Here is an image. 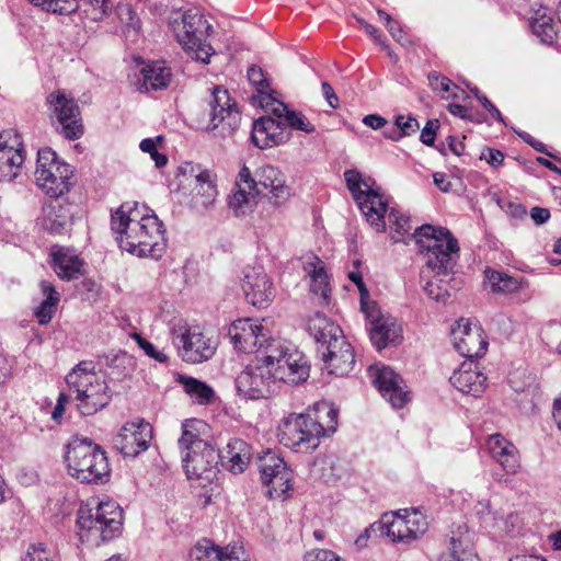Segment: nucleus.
Returning a JSON list of instances; mask_svg holds the SVG:
<instances>
[{"label":"nucleus","mask_w":561,"mask_h":561,"mask_svg":"<svg viewBox=\"0 0 561 561\" xmlns=\"http://www.w3.org/2000/svg\"><path fill=\"white\" fill-rule=\"evenodd\" d=\"M118 247L138 257L159 259L165 250V230L158 216L137 202H125L111 214Z\"/></svg>","instance_id":"1"},{"label":"nucleus","mask_w":561,"mask_h":561,"mask_svg":"<svg viewBox=\"0 0 561 561\" xmlns=\"http://www.w3.org/2000/svg\"><path fill=\"white\" fill-rule=\"evenodd\" d=\"M427 268L434 273L424 290L430 298L445 302L455 289L450 285L453 270L459 257V243L444 227L423 225L413 233Z\"/></svg>","instance_id":"2"},{"label":"nucleus","mask_w":561,"mask_h":561,"mask_svg":"<svg viewBox=\"0 0 561 561\" xmlns=\"http://www.w3.org/2000/svg\"><path fill=\"white\" fill-rule=\"evenodd\" d=\"M69 399L83 416H91L105 409L113 393L104 376L95 371V363L81 360L65 378Z\"/></svg>","instance_id":"3"},{"label":"nucleus","mask_w":561,"mask_h":561,"mask_svg":"<svg viewBox=\"0 0 561 561\" xmlns=\"http://www.w3.org/2000/svg\"><path fill=\"white\" fill-rule=\"evenodd\" d=\"M78 536L82 543L100 546L117 537L123 528V510L112 500L91 499L80 506Z\"/></svg>","instance_id":"4"},{"label":"nucleus","mask_w":561,"mask_h":561,"mask_svg":"<svg viewBox=\"0 0 561 561\" xmlns=\"http://www.w3.org/2000/svg\"><path fill=\"white\" fill-rule=\"evenodd\" d=\"M328 422L324 424L311 414L291 413L278 426V439L296 453L314 450L323 437L332 435L337 426V410L324 405Z\"/></svg>","instance_id":"5"},{"label":"nucleus","mask_w":561,"mask_h":561,"mask_svg":"<svg viewBox=\"0 0 561 561\" xmlns=\"http://www.w3.org/2000/svg\"><path fill=\"white\" fill-rule=\"evenodd\" d=\"M68 474L87 484L110 480L111 468L105 450L90 438L73 437L64 455Z\"/></svg>","instance_id":"6"},{"label":"nucleus","mask_w":561,"mask_h":561,"mask_svg":"<svg viewBox=\"0 0 561 561\" xmlns=\"http://www.w3.org/2000/svg\"><path fill=\"white\" fill-rule=\"evenodd\" d=\"M346 187L365 216L367 222L377 232L386 230V215L391 208V197L386 195L374 179L364 176L359 171L350 169L344 172Z\"/></svg>","instance_id":"7"},{"label":"nucleus","mask_w":561,"mask_h":561,"mask_svg":"<svg viewBox=\"0 0 561 561\" xmlns=\"http://www.w3.org/2000/svg\"><path fill=\"white\" fill-rule=\"evenodd\" d=\"M171 28L179 44L193 59L203 64L209 62L215 54L211 45L207 43L211 26L202 14L185 12L181 19L171 22Z\"/></svg>","instance_id":"8"},{"label":"nucleus","mask_w":561,"mask_h":561,"mask_svg":"<svg viewBox=\"0 0 561 561\" xmlns=\"http://www.w3.org/2000/svg\"><path fill=\"white\" fill-rule=\"evenodd\" d=\"M73 168L59 159L50 148L37 152L35 180L37 186L49 197L58 198L70 191Z\"/></svg>","instance_id":"9"},{"label":"nucleus","mask_w":561,"mask_h":561,"mask_svg":"<svg viewBox=\"0 0 561 561\" xmlns=\"http://www.w3.org/2000/svg\"><path fill=\"white\" fill-rule=\"evenodd\" d=\"M51 125L68 140L81 138L84 133L81 111L77 101L62 90L49 93L46 98Z\"/></svg>","instance_id":"10"},{"label":"nucleus","mask_w":561,"mask_h":561,"mask_svg":"<svg viewBox=\"0 0 561 561\" xmlns=\"http://www.w3.org/2000/svg\"><path fill=\"white\" fill-rule=\"evenodd\" d=\"M171 336L179 356L190 364H199L210 359L217 348V342L196 327L173 325Z\"/></svg>","instance_id":"11"},{"label":"nucleus","mask_w":561,"mask_h":561,"mask_svg":"<svg viewBox=\"0 0 561 561\" xmlns=\"http://www.w3.org/2000/svg\"><path fill=\"white\" fill-rule=\"evenodd\" d=\"M237 392L243 399L257 400L267 398L277 383L271 366L262 357L245 366L234 380Z\"/></svg>","instance_id":"12"},{"label":"nucleus","mask_w":561,"mask_h":561,"mask_svg":"<svg viewBox=\"0 0 561 561\" xmlns=\"http://www.w3.org/2000/svg\"><path fill=\"white\" fill-rule=\"evenodd\" d=\"M379 520L383 537L393 542L410 543L423 536L427 529L425 516L416 510H405L404 514L385 513Z\"/></svg>","instance_id":"13"},{"label":"nucleus","mask_w":561,"mask_h":561,"mask_svg":"<svg viewBox=\"0 0 561 561\" xmlns=\"http://www.w3.org/2000/svg\"><path fill=\"white\" fill-rule=\"evenodd\" d=\"M209 130L219 129L222 137L232 135L241 122V113L227 89L215 85L209 102Z\"/></svg>","instance_id":"14"},{"label":"nucleus","mask_w":561,"mask_h":561,"mask_svg":"<svg viewBox=\"0 0 561 561\" xmlns=\"http://www.w3.org/2000/svg\"><path fill=\"white\" fill-rule=\"evenodd\" d=\"M456 351L468 360L482 357L488 350V336L478 321L460 319L451 330Z\"/></svg>","instance_id":"15"},{"label":"nucleus","mask_w":561,"mask_h":561,"mask_svg":"<svg viewBox=\"0 0 561 561\" xmlns=\"http://www.w3.org/2000/svg\"><path fill=\"white\" fill-rule=\"evenodd\" d=\"M153 438V428L145 420L125 423L113 438L114 447L124 457H137L146 451Z\"/></svg>","instance_id":"16"},{"label":"nucleus","mask_w":561,"mask_h":561,"mask_svg":"<svg viewBox=\"0 0 561 561\" xmlns=\"http://www.w3.org/2000/svg\"><path fill=\"white\" fill-rule=\"evenodd\" d=\"M367 321L371 343L378 351L402 340V329L392 317L381 314L377 304L362 310Z\"/></svg>","instance_id":"17"},{"label":"nucleus","mask_w":561,"mask_h":561,"mask_svg":"<svg viewBox=\"0 0 561 561\" xmlns=\"http://www.w3.org/2000/svg\"><path fill=\"white\" fill-rule=\"evenodd\" d=\"M228 334L234 348L243 353H257L256 357H263V350L270 341L264 328L252 319L236 320Z\"/></svg>","instance_id":"18"},{"label":"nucleus","mask_w":561,"mask_h":561,"mask_svg":"<svg viewBox=\"0 0 561 561\" xmlns=\"http://www.w3.org/2000/svg\"><path fill=\"white\" fill-rule=\"evenodd\" d=\"M369 375L381 396L396 409H402L410 400L403 379L388 366H370Z\"/></svg>","instance_id":"19"},{"label":"nucleus","mask_w":561,"mask_h":561,"mask_svg":"<svg viewBox=\"0 0 561 561\" xmlns=\"http://www.w3.org/2000/svg\"><path fill=\"white\" fill-rule=\"evenodd\" d=\"M220 453L209 443H197V448L182 454V462L188 479H209L217 467Z\"/></svg>","instance_id":"20"},{"label":"nucleus","mask_w":561,"mask_h":561,"mask_svg":"<svg viewBox=\"0 0 561 561\" xmlns=\"http://www.w3.org/2000/svg\"><path fill=\"white\" fill-rule=\"evenodd\" d=\"M252 181L255 185V192L259 195L268 192L275 205L284 204L290 196V188L286 184V176L277 167L265 164L257 168L254 174H252Z\"/></svg>","instance_id":"21"},{"label":"nucleus","mask_w":561,"mask_h":561,"mask_svg":"<svg viewBox=\"0 0 561 561\" xmlns=\"http://www.w3.org/2000/svg\"><path fill=\"white\" fill-rule=\"evenodd\" d=\"M257 196L259 193L255 192L252 173L247 165H243L229 195L228 207L234 216L244 217L253 211Z\"/></svg>","instance_id":"22"},{"label":"nucleus","mask_w":561,"mask_h":561,"mask_svg":"<svg viewBox=\"0 0 561 561\" xmlns=\"http://www.w3.org/2000/svg\"><path fill=\"white\" fill-rule=\"evenodd\" d=\"M242 289L247 300L259 308L267 307L276 296L272 279L261 266L245 272Z\"/></svg>","instance_id":"23"},{"label":"nucleus","mask_w":561,"mask_h":561,"mask_svg":"<svg viewBox=\"0 0 561 561\" xmlns=\"http://www.w3.org/2000/svg\"><path fill=\"white\" fill-rule=\"evenodd\" d=\"M333 330V348H339V354L331 352V358L323 360L325 369L330 375L336 377L347 376L355 366V353L351 343L346 340L339 325H329Z\"/></svg>","instance_id":"24"},{"label":"nucleus","mask_w":561,"mask_h":561,"mask_svg":"<svg viewBox=\"0 0 561 561\" xmlns=\"http://www.w3.org/2000/svg\"><path fill=\"white\" fill-rule=\"evenodd\" d=\"M491 458L507 474H515L520 468V454L517 447L504 435L495 433L490 435L485 442Z\"/></svg>","instance_id":"25"},{"label":"nucleus","mask_w":561,"mask_h":561,"mask_svg":"<svg viewBox=\"0 0 561 561\" xmlns=\"http://www.w3.org/2000/svg\"><path fill=\"white\" fill-rule=\"evenodd\" d=\"M486 376L474 360H465L449 378L450 383L462 393L480 397L486 389Z\"/></svg>","instance_id":"26"},{"label":"nucleus","mask_w":561,"mask_h":561,"mask_svg":"<svg viewBox=\"0 0 561 561\" xmlns=\"http://www.w3.org/2000/svg\"><path fill=\"white\" fill-rule=\"evenodd\" d=\"M289 139V133L282 121L270 116L261 117L253 122L251 140L260 149L272 148L282 145Z\"/></svg>","instance_id":"27"},{"label":"nucleus","mask_w":561,"mask_h":561,"mask_svg":"<svg viewBox=\"0 0 561 561\" xmlns=\"http://www.w3.org/2000/svg\"><path fill=\"white\" fill-rule=\"evenodd\" d=\"M473 539L474 534L467 526H459L451 534L448 550L439 556L438 561H480Z\"/></svg>","instance_id":"28"},{"label":"nucleus","mask_w":561,"mask_h":561,"mask_svg":"<svg viewBox=\"0 0 561 561\" xmlns=\"http://www.w3.org/2000/svg\"><path fill=\"white\" fill-rule=\"evenodd\" d=\"M172 80V70L163 60L144 62L138 79V90L152 92L165 90Z\"/></svg>","instance_id":"29"},{"label":"nucleus","mask_w":561,"mask_h":561,"mask_svg":"<svg viewBox=\"0 0 561 561\" xmlns=\"http://www.w3.org/2000/svg\"><path fill=\"white\" fill-rule=\"evenodd\" d=\"M329 325H336L332 320L327 318L320 312L311 316L307 323L306 330L313 336L318 344V353L321 354L322 360L331 358V352L339 354V348H333V331L331 332Z\"/></svg>","instance_id":"30"},{"label":"nucleus","mask_w":561,"mask_h":561,"mask_svg":"<svg viewBox=\"0 0 561 561\" xmlns=\"http://www.w3.org/2000/svg\"><path fill=\"white\" fill-rule=\"evenodd\" d=\"M191 561H245L244 552L236 546L219 547L208 539L198 541L190 552Z\"/></svg>","instance_id":"31"},{"label":"nucleus","mask_w":561,"mask_h":561,"mask_svg":"<svg viewBox=\"0 0 561 561\" xmlns=\"http://www.w3.org/2000/svg\"><path fill=\"white\" fill-rule=\"evenodd\" d=\"M252 447L241 438H232L220 454L219 460L233 473L243 472L250 463Z\"/></svg>","instance_id":"32"},{"label":"nucleus","mask_w":561,"mask_h":561,"mask_svg":"<svg viewBox=\"0 0 561 561\" xmlns=\"http://www.w3.org/2000/svg\"><path fill=\"white\" fill-rule=\"evenodd\" d=\"M50 255L51 267L61 279H77L81 275L83 262L70 249L58 248Z\"/></svg>","instance_id":"33"},{"label":"nucleus","mask_w":561,"mask_h":561,"mask_svg":"<svg viewBox=\"0 0 561 561\" xmlns=\"http://www.w3.org/2000/svg\"><path fill=\"white\" fill-rule=\"evenodd\" d=\"M195 180L193 206L197 209H207L215 203L218 195L216 175L209 170H202L195 174Z\"/></svg>","instance_id":"34"},{"label":"nucleus","mask_w":561,"mask_h":561,"mask_svg":"<svg viewBox=\"0 0 561 561\" xmlns=\"http://www.w3.org/2000/svg\"><path fill=\"white\" fill-rule=\"evenodd\" d=\"M296 347L286 341L270 339L263 350V359L271 366L272 373H277L280 368L290 366L293 352Z\"/></svg>","instance_id":"35"},{"label":"nucleus","mask_w":561,"mask_h":561,"mask_svg":"<svg viewBox=\"0 0 561 561\" xmlns=\"http://www.w3.org/2000/svg\"><path fill=\"white\" fill-rule=\"evenodd\" d=\"M304 270L310 277L311 291L327 301L331 289L324 263L318 256H312L305 262Z\"/></svg>","instance_id":"36"},{"label":"nucleus","mask_w":561,"mask_h":561,"mask_svg":"<svg viewBox=\"0 0 561 561\" xmlns=\"http://www.w3.org/2000/svg\"><path fill=\"white\" fill-rule=\"evenodd\" d=\"M310 366L305 355L297 348L293 352L290 366L280 368L275 374L276 380L286 383L298 385L306 381L309 377Z\"/></svg>","instance_id":"37"},{"label":"nucleus","mask_w":561,"mask_h":561,"mask_svg":"<svg viewBox=\"0 0 561 561\" xmlns=\"http://www.w3.org/2000/svg\"><path fill=\"white\" fill-rule=\"evenodd\" d=\"M39 286L45 298L35 308L34 317L39 324L45 325L51 321L60 301V295L50 282L42 280Z\"/></svg>","instance_id":"38"},{"label":"nucleus","mask_w":561,"mask_h":561,"mask_svg":"<svg viewBox=\"0 0 561 561\" xmlns=\"http://www.w3.org/2000/svg\"><path fill=\"white\" fill-rule=\"evenodd\" d=\"M69 218L70 214L67 208L60 205H46L43 208L41 224L46 231L53 234H62L68 230Z\"/></svg>","instance_id":"39"},{"label":"nucleus","mask_w":561,"mask_h":561,"mask_svg":"<svg viewBox=\"0 0 561 561\" xmlns=\"http://www.w3.org/2000/svg\"><path fill=\"white\" fill-rule=\"evenodd\" d=\"M207 424L198 419H187L182 423V435L179 438V447L181 453L190 451L197 448V443H207L202 438Z\"/></svg>","instance_id":"40"},{"label":"nucleus","mask_w":561,"mask_h":561,"mask_svg":"<svg viewBox=\"0 0 561 561\" xmlns=\"http://www.w3.org/2000/svg\"><path fill=\"white\" fill-rule=\"evenodd\" d=\"M24 162L23 149H15L8 146L3 140V134H0V170L9 180L16 178L18 170Z\"/></svg>","instance_id":"41"},{"label":"nucleus","mask_w":561,"mask_h":561,"mask_svg":"<svg viewBox=\"0 0 561 561\" xmlns=\"http://www.w3.org/2000/svg\"><path fill=\"white\" fill-rule=\"evenodd\" d=\"M530 27L533 33L543 44L551 45L557 38L556 24L551 12L547 8H542L536 12V15L531 19Z\"/></svg>","instance_id":"42"},{"label":"nucleus","mask_w":561,"mask_h":561,"mask_svg":"<svg viewBox=\"0 0 561 561\" xmlns=\"http://www.w3.org/2000/svg\"><path fill=\"white\" fill-rule=\"evenodd\" d=\"M108 376L112 380L121 381L129 377L136 368V359L123 351L106 357Z\"/></svg>","instance_id":"43"},{"label":"nucleus","mask_w":561,"mask_h":561,"mask_svg":"<svg viewBox=\"0 0 561 561\" xmlns=\"http://www.w3.org/2000/svg\"><path fill=\"white\" fill-rule=\"evenodd\" d=\"M484 275L493 293L511 294L523 287V278L513 277L505 272L486 268Z\"/></svg>","instance_id":"44"},{"label":"nucleus","mask_w":561,"mask_h":561,"mask_svg":"<svg viewBox=\"0 0 561 561\" xmlns=\"http://www.w3.org/2000/svg\"><path fill=\"white\" fill-rule=\"evenodd\" d=\"M273 113L279 119H283L284 126L287 125L291 129L300 130L306 134L316 131L314 125L311 124L304 114L289 110L284 103H278V105L273 108Z\"/></svg>","instance_id":"45"},{"label":"nucleus","mask_w":561,"mask_h":561,"mask_svg":"<svg viewBox=\"0 0 561 561\" xmlns=\"http://www.w3.org/2000/svg\"><path fill=\"white\" fill-rule=\"evenodd\" d=\"M428 81L431 88L435 92L439 93L443 99H469V95L465 90L440 73H430Z\"/></svg>","instance_id":"46"},{"label":"nucleus","mask_w":561,"mask_h":561,"mask_svg":"<svg viewBox=\"0 0 561 561\" xmlns=\"http://www.w3.org/2000/svg\"><path fill=\"white\" fill-rule=\"evenodd\" d=\"M294 472L287 465L284 470L278 471V476L271 482L263 484L266 488V494L271 499H286L288 492L293 489Z\"/></svg>","instance_id":"47"},{"label":"nucleus","mask_w":561,"mask_h":561,"mask_svg":"<svg viewBox=\"0 0 561 561\" xmlns=\"http://www.w3.org/2000/svg\"><path fill=\"white\" fill-rule=\"evenodd\" d=\"M181 383L185 392L199 404H208L215 397L213 388L196 378L182 377Z\"/></svg>","instance_id":"48"},{"label":"nucleus","mask_w":561,"mask_h":561,"mask_svg":"<svg viewBox=\"0 0 561 561\" xmlns=\"http://www.w3.org/2000/svg\"><path fill=\"white\" fill-rule=\"evenodd\" d=\"M287 463L283 458H280L275 453H266L261 459H260V473H261V481L263 484L271 482L273 478L278 476V471L284 470Z\"/></svg>","instance_id":"49"},{"label":"nucleus","mask_w":561,"mask_h":561,"mask_svg":"<svg viewBox=\"0 0 561 561\" xmlns=\"http://www.w3.org/2000/svg\"><path fill=\"white\" fill-rule=\"evenodd\" d=\"M32 4L41 7L47 12L60 15L75 13L79 9L78 0H28Z\"/></svg>","instance_id":"50"},{"label":"nucleus","mask_w":561,"mask_h":561,"mask_svg":"<svg viewBox=\"0 0 561 561\" xmlns=\"http://www.w3.org/2000/svg\"><path fill=\"white\" fill-rule=\"evenodd\" d=\"M394 125L398 129H393V134H388L387 130H383V136L386 138L400 140L402 137L411 136L420 128L417 119L412 115H397Z\"/></svg>","instance_id":"51"},{"label":"nucleus","mask_w":561,"mask_h":561,"mask_svg":"<svg viewBox=\"0 0 561 561\" xmlns=\"http://www.w3.org/2000/svg\"><path fill=\"white\" fill-rule=\"evenodd\" d=\"M21 561H60L56 552L43 542L30 543Z\"/></svg>","instance_id":"52"},{"label":"nucleus","mask_w":561,"mask_h":561,"mask_svg":"<svg viewBox=\"0 0 561 561\" xmlns=\"http://www.w3.org/2000/svg\"><path fill=\"white\" fill-rule=\"evenodd\" d=\"M387 216L390 228H393L394 232L398 233L400 238L410 232V218L407 215L391 207Z\"/></svg>","instance_id":"53"},{"label":"nucleus","mask_w":561,"mask_h":561,"mask_svg":"<svg viewBox=\"0 0 561 561\" xmlns=\"http://www.w3.org/2000/svg\"><path fill=\"white\" fill-rule=\"evenodd\" d=\"M130 337L136 341L137 345L145 352L147 356L161 364L168 363V355L162 351L157 350L156 346L151 342L144 339L141 334L134 332L130 334Z\"/></svg>","instance_id":"54"},{"label":"nucleus","mask_w":561,"mask_h":561,"mask_svg":"<svg viewBox=\"0 0 561 561\" xmlns=\"http://www.w3.org/2000/svg\"><path fill=\"white\" fill-rule=\"evenodd\" d=\"M118 16L125 25L126 33H134L136 36L140 30V20L130 5H122L118 8Z\"/></svg>","instance_id":"55"},{"label":"nucleus","mask_w":561,"mask_h":561,"mask_svg":"<svg viewBox=\"0 0 561 561\" xmlns=\"http://www.w3.org/2000/svg\"><path fill=\"white\" fill-rule=\"evenodd\" d=\"M348 278L351 282H353L358 290H359V294H360V309L364 310L368 307H370L371 305L376 304L375 301H371L369 300V291L368 289L366 288L364 282H363V277H362V274L359 272H356V271H352L348 273Z\"/></svg>","instance_id":"56"},{"label":"nucleus","mask_w":561,"mask_h":561,"mask_svg":"<svg viewBox=\"0 0 561 561\" xmlns=\"http://www.w3.org/2000/svg\"><path fill=\"white\" fill-rule=\"evenodd\" d=\"M383 537L380 520L373 523L369 527L356 538L355 545L358 548H365L370 538Z\"/></svg>","instance_id":"57"},{"label":"nucleus","mask_w":561,"mask_h":561,"mask_svg":"<svg viewBox=\"0 0 561 561\" xmlns=\"http://www.w3.org/2000/svg\"><path fill=\"white\" fill-rule=\"evenodd\" d=\"M304 561H342V559L331 550L314 549L305 554Z\"/></svg>","instance_id":"58"},{"label":"nucleus","mask_w":561,"mask_h":561,"mask_svg":"<svg viewBox=\"0 0 561 561\" xmlns=\"http://www.w3.org/2000/svg\"><path fill=\"white\" fill-rule=\"evenodd\" d=\"M437 128V121H428L421 131V141L426 146H433Z\"/></svg>","instance_id":"59"},{"label":"nucleus","mask_w":561,"mask_h":561,"mask_svg":"<svg viewBox=\"0 0 561 561\" xmlns=\"http://www.w3.org/2000/svg\"><path fill=\"white\" fill-rule=\"evenodd\" d=\"M248 78L250 82L256 87L259 92H263L268 87L267 81L263 77V72L260 68L251 67L248 71Z\"/></svg>","instance_id":"60"},{"label":"nucleus","mask_w":561,"mask_h":561,"mask_svg":"<svg viewBox=\"0 0 561 561\" xmlns=\"http://www.w3.org/2000/svg\"><path fill=\"white\" fill-rule=\"evenodd\" d=\"M481 159H484L491 167L499 168L504 161V153L497 149L486 148L482 151Z\"/></svg>","instance_id":"61"},{"label":"nucleus","mask_w":561,"mask_h":561,"mask_svg":"<svg viewBox=\"0 0 561 561\" xmlns=\"http://www.w3.org/2000/svg\"><path fill=\"white\" fill-rule=\"evenodd\" d=\"M520 138L526 142L528 144L530 147H533L536 151L540 152V153H545L547 154L548 157L550 158H553L556 159L557 161L561 162L560 159H558L556 156H553L552 153H550L548 150H547V147L543 142L535 139L531 135H529L528 133H522L519 134Z\"/></svg>","instance_id":"62"},{"label":"nucleus","mask_w":561,"mask_h":561,"mask_svg":"<svg viewBox=\"0 0 561 561\" xmlns=\"http://www.w3.org/2000/svg\"><path fill=\"white\" fill-rule=\"evenodd\" d=\"M359 23L363 25L365 32L373 37L378 44H380L383 48H388V45L383 41V36L381 31L373 24L360 20Z\"/></svg>","instance_id":"63"},{"label":"nucleus","mask_w":561,"mask_h":561,"mask_svg":"<svg viewBox=\"0 0 561 561\" xmlns=\"http://www.w3.org/2000/svg\"><path fill=\"white\" fill-rule=\"evenodd\" d=\"M530 217L536 225H543L550 219V210L536 206L530 209Z\"/></svg>","instance_id":"64"}]
</instances>
